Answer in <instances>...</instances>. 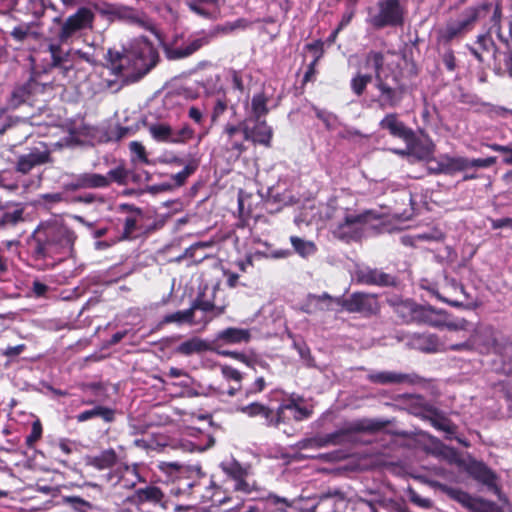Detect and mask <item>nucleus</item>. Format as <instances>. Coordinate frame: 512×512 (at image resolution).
<instances>
[{"label":"nucleus","mask_w":512,"mask_h":512,"mask_svg":"<svg viewBox=\"0 0 512 512\" xmlns=\"http://www.w3.org/2000/svg\"><path fill=\"white\" fill-rule=\"evenodd\" d=\"M134 498L138 503L149 502L153 504H160L163 508H166V504L163 502L164 493L159 487L154 485L137 489L135 491Z\"/></svg>","instance_id":"obj_31"},{"label":"nucleus","mask_w":512,"mask_h":512,"mask_svg":"<svg viewBox=\"0 0 512 512\" xmlns=\"http://www.w3.org/2000/svg\"><path fill=\"white\" fill-rule=\"evenodd\" d=\"M193 309L189 308L182 311H176L174 313L167 314L163 317L160 324H170V323H176V324H184V323H193Z\"/></svg>","instance_id":"obj_47"},{"label":"nucleus","mask_w":512,"mask_h":512,"mask_svg":"<svg viewBox=\"0 0 512 512\" xmlns=\"http://www.w3.org/2000/svg\"><path fill=\"white\" fill-rule=\"evenodd\" d=\"M105 176L109 178V185L112 182L125 185L128 181L129 172L123 165H118L114 169L109 170Z\"/></svg>","instance_id":"obj_52"},{"label":"nucleus","mask_w":512,"mask_h":512,"mask_svg":"<svg viewBox=\"0 0 512 512\" xmlns=\"http://www.w3.org/2000/svg\"><path fill=\"white\" fill-rule=\"evenodd\" d=\"M379 425L370 420H361L353 423L347 432H362V431H372L378 428Z\"/></svg>","instance_id":"obj_64"},{"label":"nucleus","mask_w":512,"mask_h":512,"mask_svg":"<svg viewBox=\"0 0 512 512\" xmlns=\"http://www.w3.org/2000/svg\"><path fill=\"white\" fill-rule=\"evenodd\" d=\"M313 110L316 117L324 123L328 130H334L337 127L338 118L335 114L317 107H313Z\"/></svg>","instance_id":"obj_54"},{"label":"nucleus","mask_w":512,"mask_h":512,"mask_svg":"<svg viewBox=\"0 0 512 512\" xmlns=\"http://www.w3.org/2000/svg\"><path fill=\"white\" fill-rule=\"evenodd\" d=\"M75 233L60 219L41 222L32 234L33 254L37 259L73 251Z\"/></svg>","instance_id":"obj_2"},{"label":"nucleus","mask_w":512,"mask_h":512,"mask_svg":"<svg viewBox=\"0 0 512 512\" xmlns=\"http://www.w3.org/2000/svg\"><path fill=\"white\" fill-rule=\"evenodd\" d=\"M47 8L54 10V6L49 3L46 4L45 0H29L27 11L31 13L35 18H40L44 15Z\"/></svg>","instance_id":"obj_56"},{"label":"nucleus","mask_w":512,"mask_h":512,"mask_svg":"<svg viewBox=\"0 0 512 512\" xmlns=\"http://www.w3.org/2000/svg\"><path fill=\"white\" fill-rule=\"evenodd\" d=\"M106 481L113 487L132 489L145 480L140 476L137 464L120 463L106 474Z\"/></svg>","instance_id":"obj_14"},{"label":"nucleus","mask_w":512,"mask_h":512,"mask_svg":"<svg viewBox=\"0 0 512 512\" xmlns=\"http://www.w3.org/2000/svg\"><path fill=\"white\" fill-rule=\"evenodd\" d=\"M239 411L250 417L262 416L265 419L266 425L268 426L279 425V416H276V412L258 402H253L242 406L239 408Z\"/></svg>","instance_id":"obj_27"},{"label":"nucleus","mask_w":512,"mask_h":512,"mask_svg":"<svg viewBox=\"0 0 512 512\" xmlns=\"http://www.w3.org/2000/svg\"><path fill=\"white\" fill-rule=\"evenodd\" d=\"M345 496L340 490H330L319 496L311 507L312 512H341L345 506Z\"/></svg>","instance_id":"obj_22"},{"label":"nucleus","mask_w":512,"mask_h":512,"mask_svg":"<svg viewBox=\"0 0 512 512\" xmlns=\"http://www.w3.org/2000/svg\"><path fill=\"white\" fill-rule=\"evenodd\" d=\"M395 312L403 322H418L423 306L417 305L411 300H401L395 303Z\"/></svg>","instance_id":"obj_29"},{"label":"nucleus","mask_w":512,"mask_h":512,"mask_svg":"<svg viewBox=\"0 0 512 512\" xmlns=\"http://www.w3.org/2000/svg\"><path fill=\"white\" fill-rule=\"evenodd\" d=\"M384 65V55L381 52L370 51L365 56L363 68L366 70H371L375 75L384 76L387 73L383 70Z\"/></svg>","instance_id":"obj_43"},{"label":"nucleus","mask_w":512,"mask_h":512,"mask_svg":"<svg viewBox=\"0 0 512 512\" xmlns=\"http://www.w3.org/2000/svg\"><path fill=\"white\" fill-rule=\"evenodd\" d=\"M194 133V129L191 128L188 124H184L178 128L170 127V130L168 131L163 143L185 144L193 138Z\"/></svg>","instance_id":"obj_36"},{"label":"nucleus","mask_w":512,"mask_h":512,"mask_svg":"<svg viewBox=\"0 0 512 512\" xmlns=\"http://www.w3.org/2000/svg\"><path fill=\"white\" fill-rule=\"evenodd\" d=\"M190 11L205 19H214L218 13V9L208 6L206 4H198L191 1H186Z\"/></svg>","instance_id":"obj_49"},{"label":"nucleus","mask_w":512,"mask_h":512,"mask_svg":"<svg viewBox=\"0 0 512 512\" xmlns=\"http://www.w3.org/2000/svg\"><path fill=\"white\" fill-rule=\"evenodd\" d=\"M367 380L374 384L393 385V384H419L422 378L415 373H401L395 371H371L367 375Z\"/></svg>","instance_id":"obj_20"},{"label":"nucleus","mask_w":512,"mask_h":512,"mask_svg":"<svg viewBox=\"0 0 512 512\" xmlns=\"http://www.w3.org/2000/svg\"><path fill=\"white\" fill-rule=\"evenodd\" d=\"M158 61V51L143 37L134 39L123 52L109 50L106 68L115 79L105 80V87L117 92L124 84L137 82L143 78Z\"/></svg>","instance_id":"obj_1"},{"label":"nucleus","mask_w":512,"mask_h":512,"mask_svg":"<svg viewBox=\"0 0 512 512\" xmlns=\"http://www.w3.org/2000/svg\"><path fill=\"white\" fill-rule=\"evenodd\" d=\"M199 160L195 157H191L185 164L183 170L179 171L176 174H173L171 178L173 179L175 185L182 186L189 176H191L198 168Z\"/></svg>","instance_id":"obj_46"},{"label":"nucleus","mask_w":512,"mask_h":512,"mask_svg":"<svg viewBox=\"0 0 512 512\" xmlns=\"http://www.w3.org/2000/svg\"><path fill=\"white\" fill-rule=\"evenodd\" d=\"M131 153L133 154L132 160L139 161L141 163H149L145 147L138 141H132L129 144Z\"/></svg>","instance_id":"obj_60"},{"label":"nucleus","mask_w":512,"mask_h":512,"mask_svg":"<svg viewBox=\"0 0 512 512\" xmlns=\"http://www.w3.org/2000/svg\"><path fill=\"white\" fill-rule=\"evenodd\" d=\"M362 502L368 506L370 512H378L377 506L387 512H405L402 505L391 498H380L376 501L362 500Z\"/></svg>","instance_id":"obj_40"},{"label":"nucleus","mask_w":512,"mask_h":512,"mask_svg":"<svg viewBox=\"0 0 512 512\" xmlns=\"http://www.w3.org/2000/svg\"><path fill=\"white\" fill-rule=\"evenodd\" d=\"M267 102L268 99L263 93L255 94L251 100V115L246 119H250V121L262 120L261 118L269 112Z\"/></svg>","instance_id":"obj_41"},{"label":"nucleus","mask_w":512,"mask_h":512,"mask_svg":"<svg viewBox=\"0 0 512 512\" xmlns=\"http://www.w3.org/2000/svg\"><path fill=\"white\" fill-rule=\"evenodd\" d=\"M222 471L234 482L235 491L250 494L257 489L256 481L251 478L249 466H243L236 460L221 462Z\"/></svg>","instance_id":"obj_12"},{"label":"nucleus","mask_w":512,"mask_h":512,"mask_svg":"<svg viewBox=\"0 0 512 512\" xmlns=\"http://www.w3.org/2000/svg\"><path fill=\"white\" fill-rule=\"evenodd\" d=\"M228 109V102L224 95L218 96L215 99L212 113H211V123L215 124L219 121L221 116L225 113V111Z\"/></svg>","instance_id":"obj_55"},{"label":"nucleus","mask_w":512,"mask_h":512,"mask_svg":"<svg viewBox=\"0 0 512 512\" xmlns=\"http://www.w3.org/2000/svg\"><path fill=\"white\" fill-rule=\"evenodd\" d=\"M355 276L359 283L366 285L383 287L395 285V278L391 274L385 273L377 268H371L368 266L358 267L355 272Z\"/></svg>","instance_id":"obj_21"},{"label":"nucleus","mask_w":512,"mask_h":512,"mask_svg":"<svg viewBox=\"0 0 512 512\" xmlns=\"http://www.w3.org/2000/svg\"><path fill=\"white\" fill-rule=\"evenodd\" d=\"M93 418H101L106 423L115 419V410L106 406L96 405L92 409L85 410L76 416L78 422H85Z\"/></svg>","instance_id":"obj_32"},{"label":"nucleus","mask_w":512,"mask_h":512,"mask_svg":"<svg viewBox=\"0 0 512 512\" xmlns=\"http://www.w3.org/2000/svg\"><path fill=\"white\" fill-rule=\"evenodd\" d=\"M310 415L311 411L305 407H300L295 398H291L288 402L281 404L276 411V416H279V424L290 419V417L296 421H302Z\"/></svg>","instance_id":"obj_25"},{"label":"nucleus","mask_w":512,"mask_h":512,"mask_svg":"<svg viewBox=\"0 0 512 512\" xmlns=\"http://www.w3.org/2000/svg\"><path fill=\"white\" fill-rule=\"evenodd\" d=\"M439 173L452 175L457 172H463L465 170V157L461 156H442L437 162V168L435 169Z\"/></svg>","instance_id":"obj_33"},{"label":"nucleus","mask_w":512,"mask_h":512,"mask_svg":"<svg viewBox=\"0 0 512 512\" xmlns=\"http://www.w3.org/2000/svg\"><path fill=\"white\" fill-rule=\"evenodd\" d=\"M375 86L380 92L378 102L382 108H394L401 103L404 87L400 85L396 75H375Z\"/></svg>","instance_id":"obj_11"},{"label":"nucleus","mask_w":512,"mask_h":512,"mask_svg":"<svg viewBox=\"0 0 512 512\" xmlns=\"http://www.w3.org/2000/svg\"><path fill=\"white\" fill-rule=\"evenodd\" d=\"M24 209L20 206H15L12 209H7L3 212L0 218V229L7 226H15L24 220Z\"/></svg>","instance_id":"obj_44"},{"label":"nucleus","mask_w":512,"mask_h":512,"mask_svg":"<svg viewBox=\"0 0 512 512\" xmlns=\"http://www.w3.org/2000/svg\"><path fill=\"white\" fill-rule=\"evenodd\" d=\"M487 9L486 3L476 8L467 10L461 17L448 22L444 27L438 30V42L448 44L454 39L463 37L469 32L474 23L478 20L485 19Z\"/></svg>","instance_id":"obj_5"},{"label":"nucleus","mask_w":512,"mask_h":512,"mask_svg":"<svg viewBox=\"0 0 512 512\" xmlns=\"http://www.w3.org/2000/svg\"><path fill=\"white\" fill-rule=\"evenodd\" d=\"M478 341L484 346L487 352H494L499 354L504 364H510L511 367L507 368V371H512V343L511 342H500L495 336L493 329L486 328L482 335L478 336Z\"/></svg>","instance_id":"obj_17"},{"label":"nucleus","mask_w":512,"mask_h":512,"mask_svg":"<svg viewBox=\"0 0 512 512\" xmlns=\"http://www.w3.org/2000/svg\"><path fill=\"white\" fill-rule=\"evenodd\" d=\"M337 305L350 313L364 315L376 314L380 308L377 296L364 292H354L345 299H338Z\"/></svg>","instance_id":"obj_13"},{"label":"nucleus","mask_w":512,"mask_h":512,"mask_svg":"<svg viewBox=\"0 0 512 512\" xmlns=\"http://www.w3.org/2000/svg\"><path fill=\"white\" fill-rule=\"evenodd\" d=\"M170 127L171 126L166 123H155L150 125L148 129L150 135L155 141L164 142Z\"/></svg>","instance_id":"obj_58"},{"label":"nucleus","mask_w":512,"mask_h":512,"mask_svg":"<svg viewBox=\"0 0 512 512\" xmlns=\"http://www.w3.org/2000/svg\"><path fill=\"white\" fill-rule=\"evenodd\" d=\"M496 162V157H488L484 159H470L465 157V170L469 169H479V168H489L494 165Z\"/></svg>","instance_id":"obj_59"},{"label":"nucleus","mask_w":512,"mask_h":512,"mask_svg":"<svg viewBox=\"0 0 512 512\" xmlns=\"http://www.w3.org/2000/svg\"><path fill=\"white\" fill-rule=\"evenodd\" d=\"M466 471L474 480L483 484L489 491L495 494L500 502H508L507 497L502 493L500 487L497 485L496 474L484 463L472 461L468 464Z\"/></svg>","instance_id":"obj_16"},{"label":"nucleus","mask_w":512,"mask_h":512,"mask_svg":"<svg viewBox=\"0 0 512 512\" xmlns=\"http://www.w3.org/2000/svg\"><path fill=\"white\" fill-rule=\"evenodd\" d=\"M70 42H61L59 37L51 35L47 39L48 58H45L47 67L57 68L64 75L74 69L77 59L89 60L88 55L79 49L66 47Z\"/></svg>","instance_id":"obj_4"},{"label":"nucleus","mask_w":512,"mask_h":512,"mask_svg":"<svg viewBox=\"0 0 512 512\" xmlns=\"http://www.w3.org/2000/svg\"><path fill=\"white\" fill-rule=\"evenodd\" d=\"M213 36L214 34L201 32L186 39L176 37L173 41L162 44L163 51L169 60L184 59L208 45Z\"/></svg>","instance_id":"obj_7"},{"label":"nucleus","mask_w":512,"mask_h":512,"mask_svg":"<svg viewBox=\"0 0 512 512\" xmlns=\"http://www.w3.org/2000/svg\"><path fill=\"white\" fill-rule=\"evenodd\" d=\"M63 199L64 197L62 193H46L39 195L37 203H43L45 207L51 208L54 204L63 201Z\"/></svg>","instance_id":"obj_63"},{"label":"nucleus","mask_w":512,"mask_h":512,"mask_svg":"<svg viewBox=\"0 0 512 512\" xmlns=\"http://www.w3.org/2000/svg\"><path fill=\"white\" fill-rule=\"evenodd\" d=\"M120 210L129 214L124 220V237H132L138 230V223L142 219V212L139 208L129 204L120 205Z\"/></svg>","instance_id":"obj_30"},{"label":"nucleus","mask_w":512,"mask_h":512,"mask_svg":"<svg viewBox=\"0 0 512 512\" xmlns=\"http://www.w3.org/2000/svg\"><path fill=\"white\" fill-rule=\"evenodd\" d=\"M118 456L114 449L103 450L99 455L90 457L87 464L98 470L110 469L118 464Z\"/></svg>","instance_id":"obj_34"},{"label":"nucleus","mask_w":512,"mask_h":512,"mask_svg":"<svg viewBox=\"0 0 512 512\" xmlns=\"http://www.w3.org/2000/svg\"><path fill=\"white\" fill-rule=\"evenodd\" d=\"M442 491L452 500L458 502L470 512H504L497 503L479 496H473L459 488L441 486Z\"/></svg>","instance_id":"obj_9"},{"label":"nucleus","mask_w":512,"mask_h":512,"mask_svg":"<svg viewBox=\"0 0 512 512\" xmlns=\"http://www.w3.org/2000/svg\"><path fill=\"white\" fill-rule=\"evenodd\" d=\"M50 150L44 142H38L28 152L17 157L16 171L27 174L33 168L51 161Z\"/></svg>","instance_id":"obj_15"},{"label":"nucleus","mask_w":512,"mask_h":512,"mask_svg":"<svg viewBox=\"0 0 512 512\" xmlns=\"http://www.w3.org/2000/svg\"><path fill=\"white\" fill-rule=\"evenodd\" d=\"M272 136L273 130L265 120L244 119V139L246 141L270 147Z\"/></svg>","instance_id":"obj_19"},{"label":"nucleus","mask_w":512,"mask_h":512,"mask_svg":"<svg viewBox=\"0 0 512 512\" xmlns=\"http://www.w3.org/2000/svg\"><path fill=\"white\" fill-rule=\"evenodd\" d=\"M93 20V12L88 8L82 7L65 21H62L59 16L54 17L53 22L59 24L60 28L55 33L51 30V34L59 37L61 42H70L81 31L91 29Z\"/></svg>","instance_id":"obj_8"},{"label":"nucleus","mask_w":512,"mask_h":512,"mask_svg":"<svg viewBox=\"0 0 512 512\" xmlns=\"http://www.w3.org/2000/svg\"><path fill=\"white\" fill-rule=\"evenodd\" d=\"M37 88L35 82H28L14 88L8 100V106L16 109L22 104L30 103L33 100L34 90Z\"/></svg>","instance_id":"obj_26"},{"label":"nucleus","mask_w":512,"mask_h":512,"mask_svg":"<svg viewBox=\"0 0 512 512\" xmlns=\"http://www.w3.org/2000/svg\"><path fill=\"white\" fill-rule=\"evenodd\" d=\"M419 348L426 352H434L438 347V338L432 334H422L417 337Z\"/></svg>","instance_id":"obj_57"},{"label":"nucleus","mask_w":512,"mask_h":512,"mask_svg":"<svg viewBox=\"0 0 512 512\" xmlns=\"http://www.w3.org/2000/svg\"><path fill=\"white\" fill-rule=\"evenodd\" d=\"M377 13L370 18L376 29L401 26L404 22V8L399 0H378Z\"/></svg>","instance_id":"obj_10"},{"label":"nucleus","mask_w":512,"mask_h":512,"mask_svg":"<svg viewBox=\"0 0 512 512\" xmlns=\"http://www.w3.org/2000/svg\"><path fill=\"white\" fill-rule=\"evenodd\" d=\"M486 6H489V9H487L486 18L483 20L485 21L487 30L484 34H480L477 37V44L485 56L493 59L496 63L498 60V48L496 47L493 39V36L495 35L506 47V51L503 53L504 70L512 77V41H510L512 38L511 22H507L506 29L504 30L501 20L502 13L499 5L486 3Z\"/></svg>","instance_id":"obj_3"},{"label":"nucleus","mask_w":512,"mask_h":512,"mask_svg":"<svg viewBox=\"0 0 512 512\" xmlns=\"http://www.w3.org/2000/svg\"><path fill=\"white\" fill-rule=\"evenodd\" d=\"M63 503L70 506L75 512H87V509L92 508V503L78 496H65Z\"/></svg>","instance_id":"obj_53"},{"label":"nucleus","mask_w":512,"mask_h":512,"mask_svg":"<svg viewBox=\"0 0 512 512\" xmlns=\"http://www.w3.org/2000/svg\"><path fill=\"white\" fill-rule=\"evenodd\" d=\"M338 299L339 298H333L327 293H323L322 295H309L307 309L305 311L307 313H313L316 310L332 311L334 310L333 305L337 304Z\"/></svg>","instance_id":"obj_35"},{"label":"nucleus","mask_w":512,"mask_h":512,"mask_svg":"<svg viewBox=\"0 0 512 512\" xmlns=\"http://www.w3.org/2000/svg\"><path fill=\"white\" fill-rule=\"evenodd\" d=\"M251 338L250 331L242 328L229 327L216 336V340L222 344L247 343Z\"/></svg>","instance_id":"obj_28"},{"label":"nucleus","mask_w":512,"mask_h":512,"mask_svg":"<svg viewBox=\"0 0 512 512\" xmlns=\"http://www.w3.org/2000/svg\"><path fill=\"white\" fill-rule=\"evenodd\" d=\"M443 314L442 310H437L432 306H423L418 322L426 323L433 327H441L444 320L438 319L437 316Z\"/></svg>","instance_id":"obj_45"},{"label":"nucleus","mask_w":512,"mask_h":512,"mask_svg":"<svg viewBox=\"0 0 512 512\" xmlns=\"http://www.w3.org/2000/svg\"><path fill=\"white\" fill-rule=\"evenodd\" d=\"M379 126L383 130H388L392 136L403 139L407 143L414 139V132L406 127L395 113L387 114L380 121Z\"/></svg>","instance_id":"obj_24"},{"label":"nucleus","mask_w":512,"mask_h":512,"mask_svg":"<svg viewBox=\"0 0 512 512\" xmlns=\"http://www.w3.org/2000/svg\"><path fill=\"white\" fill-rule=\"evenodd\" d=\"M69 187L71 190L108 188L109 178L98 173H81L73 177Z\"/></svg>","instance_id":"obj_23"},{"label":"nucleus","mask_w":512,"mask_h":512,"mask_svg":"<svg viewBox=\"0 0 512 512\" xmlns=\"http://www.w3.org/2000/svg\"><path fill=\"white\" fill-rule=\"evenodd\" d=\"M223 354L231 355L233 357L241 359L242 361H244L249 367H251L255 371H257V367H259L261 369H265V370L269 369L268 363H266L265 361H263L261 359H257V358L247 359L244 355H239L237 353L223 352Z\"/></svg>","instance_id":"obj_61"},{"label":"nucleus","mask_w":512,"mask_h":512,"mask_svg":"<svg viewBox=\"0 0 512 512\" xmlns=\"http://www.w3.org/2000/svg\"><path fill=\"white\" fill-rule=\"evenodd\" d=\"M103 12L114 18L130 19L132 21L136 19L134 11L128 7L109 5Z\"/></svg>","instance_id":"obj_51"},{"label":"nucleus","mask_w":512,"mask_h":512,"mask_svg":"<svg viewBox=\"0 0 512 512\" xmlns=\"http://www.w3.org/2000/svg\"><path fill=\"white\" fill-rule=\"evenodd\" d=\"M367 223L368 215L366 213H356L348 209L340 211L339 220L334 224H329V230L339 240L356 241L363 236Z\"/></svg>","instance_id":"obj_6"},{"label":"nucleus","mask_w":512,"mask_h":512,"mask_svg":"<svg viewBox=\"0 0 512 512\" xmlns=\"http://www.w3.org/2000/svg\"><path fill=\"white\" fill-rule=\"evenodd\" d=\"M348 208L339 206L336 201L331 200L321 207L320 214L323 219L329 221V224H334L340 218V211H347Z\"/></svg>","instance_id":"obj_48"},{"label":"nucleus","mask_w":512,"mask_h":512,"mask_svg":"<svg viewBox=\"0 0 512 512\" xmlns=\"http://www.w3.org/2000/svg\"><path fill=\"white\" fill-rule=\"evenodd\" d=\"M344 431H336L330 434L325 435L324 437H319L316 439H309L302 443V448H320L327 446L329 444H339L341 442V438L344 435Z\"/></svg>","instance_id":"obj_42"},{"label":"nucleus","mask_w":512,"mask_h":512,"mask_svg":"<svg viewBox=\"0 0 512 512\" xmlns=\"http://www.w3.org/2000/svg\"><path fill=\"white\" fill-rule=\"evenodd\" d=\"M11 37L17 42H23L29 37L37 38V33L32 31V25L28 23L20 24L13 28Z\"/></svg>","instance_id":"obj_50"},{"label":"nucleus","mask_w":512,"mask_h":512,"mask_svg":"<svg viewBox=\"0 0 512 512\" xmlns=\"http://www.w3.org/2000/svg\"><path fill=\"white\" fill-rule=\"evenodd\" d=\"M207 349L208 344L204 340L198 337H192L177 346L176 352L184 356H190L206 351Z\"/></svg>","instance_id":"obj_38"},{"label":"nucleus","mask_w":512,"mask_h":512,"mask_svg":"<svg viewBox=\"0 0 512 512\" xmlns=\"http://www.w3.org/2000/svg\"><path fill=\"white\" fill-rule=\"evenodd\" d=\"M290 243L294 252L302 258H308L317 252V246L313 241L305 240L298 236H291Z\"/></svg>","instance_id":"obj_39"},{"label":"nucleus","mask_w":512,"mask_h":512,"mask_svg":"<svg viewBox=\"0 0 512 512\" xmlns=\"http://www.w3.org/2000/svg\"><path fill=\"white\" fill-rule=\"evenodd\" d=\"M433 427L447 434H454L455 426L445 417L436 416L431 419Z\"/></svg>","instance_id":"obj_62"},{"label":"nucleus","mask_w":512,"mask_h":512,"mask_svg":"<svg viewBox=\"0 0 512 512\" xmlns=\"http://www.w3.org/2000/svg\"><path fill=\"white\" fill-rule=\"evenodd\" d=\"M293 504L294 502L292 500L274 493L268 494L264 500V508L268 512H287Z\"/></svg>","instance_id":"obj_37"},{"label":"nucleus","mask_w":512,"mask_h":512,"mask_svg":"<svg viewBox=\"0 0 512 512\" xmlns=\"http://www.w3.org/2000/svg\"><path fill=\"white\" fill-rule=\"evenodd\" d=\"M226 150L234 152L237 156L246 151L244 142V120L237 124H225L220 136Z\"/></svg>","instance_id":"obj_18"}]
</instances>
